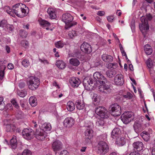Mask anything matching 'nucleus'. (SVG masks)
<instances>
[{"label":"nucleus","instance_id":"1","mask_svg":"<svg viewBox=\"0 0 155 155\" xmlns=\"http://www.w3.org/2000/svg\"><path fill=\"white\" fill-rule=\"evenodd\" d=\"M93 77L97 81L99 82L102 85H101L99 87V91L101 93L107 94L110 91V86L105 84L107 83V80L105 77L101 73L96 72L93 74Z\"/></svg>","mask_w":155,"mask_h":155},{"label":"nucleus","instance_id":"2","mask_svg":"<svg viewBox=\"0 0 155 155\" xmlns=\"http://www.w3.org/2000/svg\"><path fill=\"white\" fill-rule=\"evenodd\" d=\"M28 8V7L22 3H18L13 6L12 10L7 11V13L10 15L14 17V14H15L18 17L23 18L27 15L26 9L24 8Z\"/></svg>","mask_w":155,"mask_h":155},{"label":"nucleus","instance_id":"3","mask_svg":"<svg viewBox=\"0 0 155 155\" xmlns=\"http://www.w3.org/2000/svg\"><path fill=\"white\" fill-rule=\"evenodd\" d=\"M153 17L150 14H147L145 16H142L140 18L141 24L139 25L140 29L143 34L145 35L147 31L149 30V26L148 21H150Z\"/></svg>","mask_w":155,"mask_h":155},{"label":"nucleus","instance_id":"4","mask_svg":"<svg viewBox=\"0 0 155 155\" xmlns=\"http://www.w3.org/2000/svg\"><path fill=\"white\" fill-rule=\"evenodd\" d=\"M74 17L70 13H66L62 15V20L64 22L66 25L65 28L67 29L77 24L76 21H72Z\"/></svg>","mask_w":155,"mask_h":155},{"label":"nucleus","instance_id":"5","mask_svg":"<svg viewBox=\"0 0 155 155\" xmlns=\"http://www.w3.org/2000/svg\"><path fill=\"white\" fill-rule=\"evenodd\" d=\"M27 84L29 89L32 90H35L39 86L40 81V79L37 77L31 76L28 78Z\"/></svg>","mask_w":155,"mask_h":155},{"label":"nucleus","instance_id":"6","mask_svg":"<svg viewBox=\"0 0 155 155\" xmlns=\"http://www.w3.org/2000/svg\"><path fill=\"white\" fill-rule=\"evenodd\" d=\"M95 112L103 118H107L109 117L110 114L108 111L104 107L99 106L96 107L95 109Z\"/></svg>","mask_w":155,"mask_h":155},{"label":"nucleus","instance_id":"7","mask_svg":"<svg viewBox=\"0 0 155 155\" xmlns=\"http://www.w3.org/2000/svg\"><path fill=\"white\" fill-rule=\"evenodd\" d=\"M111 114L114 116H118L121 114L120 107L117 104H114L111 105Z\"/></svg>","mask_w":155,"mask_h":155},{"label":"nucleus","instance_id":"8","mask_svg":"<svg viewBox=\"0 0 155 155\" xmlns=\"http://www.w3.org/2000/svg\"><path fill=\"white\" fill-rule=\"evenodd\" d=\"M109 147L107 143L103 141H100L98 145V152L100 154H105L108 151Z\"/></svg>","mask_w":155,"mask_h":155},{"label":"nucleus","instance_id":"9","mask_svg":"<svg viewBox=\"0 0 155 155\" xmlns=\"http://www.w3.org/2000/svg\"><path fill=\"white\" fill-rule=\"evenodd\" d=\"M23 137L26 139H31L34 135L33 130L31 129L26 128L24 129L22 132Z\"/></svg>","mask_w":155,"mask_h":155},{"label":"nucleus","instance_id":"10","mask_svg":"<svg viewBox=\"0 0 155 155\" xmlns=\"http://www.w3.org/2000/svg\"><path fill=\"white\" fill-rule=\"evenodd\" d=\"M35 135L36 139L41 141L44 140L47 136L46 133L40 128L36 129Z\"/></svg>","mask_w":155,"mask_h":155},{"label":"nucleus","instance_id":"11","mask_svg":"<svg viewBox=\"0 0 155 155\" xmlns=\"http://www.w3.org/2000/svg\"><path fill=\"white\" fill-rule=\"evenodd\" d=\"M146 127L145 125L142 121H136L134 125V129L137 133L141 132L145 129Z\"/></svg>","mask_w":155,"mask_h":155},{"label":"nucleus","instance_id":"12","mask_svg":"<svg viewBox=\"0 0 155 155\" xmlns=\"http://www.w3.org/2000/svg\"><path fill=\"white\" fill-rule=\"evenodd\" d=\"M132 112H125L121 116V120L124 124H128L131 121L130 118L132 117Z\"/></svg>","mask_w":155,"mask_h":155},{"label":"nucleus","instance_id":"13","mask_svg":"<svg viewBox=\"0 0 155 155\" xmlns=\"http://www.w3.org/2000/svg\"><path fill=\"white\" fill-rule=\"evenodd\" d=\"M74 123L75 120L74 119L71 117L66 118L63 122L64 126L68 128L72 127L74 125Z\"/></svg>","mask_w":155,"mask_h":155},{"label":"nucleus","instance_id":"14","mask_svg":"<svg viewBox=\"0 0 155 155\" xmlns=\"http://www.w3.org/2000/svg\"><path fill=\"white\" fill-rule=\"evenodd\" d=\"M114 82L116 85H123L124 83L123 75L121 74H118L116 75L114 78Z\"/></svg>","mask_w":155,"mask_h":155},{"label":"nucleus","instance_id":"15","mask_svg":"<svg viewBox=\"0 0 155 155\" xmlns=\"http://www.w3.org/2000/svg\"><path fill=\"white\" fill-rule=\"evenodd\" d=\"M81 50L85 53H90L92 51L91 46L87 43L84 42L81 45Z\"/></svg>","mask_w":155,"mask_h":155},{"label":"nucleus","instance_id":"16","mask_svg":"<svg viewBox=\"0 0 155 155\" xmlns=\"http://www.w3.org/2000/svg\"><path fill=\"white\" fill-rule=\"evenodd\" d=\"M94 131L90 127H88L85 132V139L90 140L93 137Z\"/></svg>","mask_w":155,"mask_h":155},{"label":"nucleus","instance_id":"17","mask_svg":"<svg viewBox=\"0 0 155 155\" xmlns=\"http://www.w3.org/2000/svg\"><path fill=\"white\" fill-rule=\"evenodd\" d=\"M52 147L55 152H57L62 149V144L60 142L56 141L53 142Z\"/></svg>","mask_w":155,"mask_h":155},{"label":"nucleus","instance_id":"18","mask_svg":"<svg viewBox=\"0 0 155 155\" xmlns=\"http://www.w3.org/2000/svg\"><path fill=\"white\" fill-rule=\"evenodd\" d=\"M133 146L134 149H135L137 151H140L143 148V143L139 141L134 142L133 144Z\"/></svg>","mask_w":155,"mask_h":155},{"label":"nucleus","instance_id":"19","mask_svg":"<svg viewBox=\"0 0 155 155\" xmlns=\"http://www.w3.org/2000/svg\"><path fill=\"white\" fill-rule=\"evenodd\" d=\"M47 12L50 18L54 19L56 17V12L55 10L52 8H49Z\"/></svg>","mask_w":155,"mask_h":155},{"label":"nucleus","instance_id":"20","mask_svg":"<svg viewBox=\"0 0 155 155\" xmlns=\"http://www.w3.org/2000/svg\"><path fill=\"white\" fill-rule=\"evenodd\" d=\"M101 58L104 61L107 62H111L113 60V58L112 56L106 54H103Z\"/></svg>","mask_w":155,"mask_h":155},{"label":"nucleus","instance_id":"21","mask_svg":"<svg viewBox=\"0 0 155 155\" xmlns=\"http://www.w3.org/2000/svg\"><path fill=\"white\" fill-rule=\"evenodd\" d=\"M121 132L120 129L118 128H115L112 131L111 136L113 139L119 137V135Z\"/></svg>","mask_w":155,"mask_h":155},{"label":"nucleus","instance_id":"22","mask_svg":"<svg viewBox=\"0 0 155 155\" xmlns=\"http://www.w3.org/2000/svg\"><path fill=\"white\" fill-rule=\"evenodd\" d=\"M69 63L72 66L78 67L80 64V61L76 58H71L69 60Z\"/></svg>","mask_w":155,"mask_h":155},{"label":"nucleus","instance_id":"23","mask_svg":"<svg viewBox=\"0 0 155 155\" xmlns=\"http://www.w3.org/2000/svg\"><path fill=\"white\" fill-rule=\"evenodd\" d=\"M76 105L77 108L79 110H83L85 107V104L83 101L81 100H78L76 103Z\"/></svg>","mask_w":155,"mask_h":155},{"label":"nucleus","instance_id":"24","mask_svg":"<svg viewBox=\"0 0 155 155\" xmlns=\"http://www.w3.org/2000/svg\"><path fill=\"white\" fill-rule=\"evenodd\" d=\"M56 64L59 68L61 69H64L66 66L65 63L61 60H57Z\"/></svg>","mask_w":155,"mask_h":155},{"label":"nucleus","instance_id":"25","mask_svg":"<svg viewBox=\"0 0 155 155\" xmlns=\"http://www.w3.org/2000/svg\"><path fill=\"white\" fill-rule=\"evenodd\" d=\"M144 51L147 55H150L152 53L153 51L151 46L149 45H145L144 48Z\"/></svg>","mask_w":155,"mask_h":155},{"label":"nucleus","instance_id":"26","mask_svg":"<svg viewBox=\"0 0 155 155\" xmlns=\"http://www.w3.org/2000/svg\"><path fill=\"white\" fill-rule=\"evenodd\" d=\"M67 108L69 111H73L75 109V105L74 103L71 101H68L67 103Z\"/></svg>","mask_w":155,"mask_h":155},{"label":"nucleus","instance_id":"27","mask_svg":"<svg viewBox=\"0 0 155 155\" xmlns=\"http://www.w3.org/2000/svg\"><path fill=\"white\" fill-rule=\"evenodd\" d=\"M116 138V144L121 146H123L125 144V142L124 137H118Z\"/></svg>","mask_w":155,"mask_h":155},{"label":"nucleus","instance_id":"28","mask_svg":"<svg viewBox=\"0 0 155 155\" xmlns=\"http://www.w3.org/2000/svg\"><path fill=\"white\" fill-rule=\"evenodd\" d=\"M71 86L73 87H77L80 83L78 80L75 78H72L70 81Z\"/></svg>","mask_w":155,"mask_h":155},{"label":"nucleus","instance_id":"29","mask_svg":"<svg viewBox=\"0 0 155 155\" xmlns=\"http://www.w3.org/2000/svg\"><path fill=\"white\" fill-rule=\"evenodd\" d=\"M140 135L145 141H147L150 138V134L147 131H143Z\"/></svg>","mask_w":155,"mask_h":155},{"label":"nucleus","instance_id":"30","mask_svg":"<svg viewBox=\"0 0 155 155\" xmlns=\"http://www.w3.org/2000/svg\"><path fill=\"white\" fill-rule=\"evenodd\" d=\"M38 21L40 25L43 26H48L50 25L51 24L47 21L42 19L40 18L38 19Z\"/></svg>","mask_w":155,"mask_h":155},{"label":"nucleus","instance_id":"31","mask_svg":"<svg viewBox=\"0 0 155 155\" xmlns=\"http://www.w3.org/2000/svg\"><path fill=\"white\" fill-rule=\"evenodd\" d=\"M6 68L4 65L0 66V80H2L4 76L5 70Z\"/></svg>","mask_w":155,"mask_h":155},{"label":"nucleus","instance_id":"32","mask_svg":"<svg viewBox=\"0 0 155 155\" xmlns=\"http://www.w3.org/2000/svg\"><path fill=\"white\" fill-rule=\"evenodd\" d=\"M29 101L30 104L32 107H35L37 104V99L35 97H30Z\"/></svg>","mask_w":155,"mask_h":155},{"label":"nucleus","instance_id":"33","mask_svg":"<svg viewBox=\"0 0 155 155\" xmlns=\"http://www.w3.org/2000/svg\"><path fill=\"white\" fill-rule=\"evenodd\" d=\"M116 74V72L113 69L107 71L106 72L107 76L109 78H112Z\"/></svg>","mask_w":155,"mask_h":155},{"label":"nucleus","instance_id":"34","mask_svg":"<svg viewBox=\"0 0 155 155\" xmlns=\"http://www.w3.org/2000/svg\"><path fill=\"white\" fill-rule=\"evenodd\" d=\"M42 127L43 128L42 129L44 131L50 130L51 128V125L49 123H44L42 125Z\"/></svg>","mask_w":155,"mask_h":155},{"label":"nucleus","instance_id":"35","mask_svg":"<svg viewBox=\"0 0 155 155\" xmlns=\"http://www.w3.org/2000/svg\"><path fill=\"white\" fill-rule=\"evenodd\" d=\"M83 84L86 89L90 90V87L91 86V85L90 83L89 80L87 81V79H84L83 81Z\"/></svg>","mask_w":155,"mask_h":155},{"label":"nucleus","instance_id":"36","mask_svg":"<svg viewBox=\"0 0 155 155\" xmlns=\"http://www.w3.org/2000/svg\"><path fill=\"white\" fill-rule=\"evenodd\" d=\"M10 145L12 148L15 149L17 146V141L15 138H12L10 140Z\"/></svg>","mask_w":155,"mask_h":155},{"label":"nucleus","instance_id":"37","mask_svg":"<svg viewBox=\"0 0 155 155\" xmlns=\"http://www.w3.org/2000/svg\"><path fill=\"white\" fill-rule=\"evenodd\" d=\"M93 104L95 105H98L100 103V99L96 95H94L93 97Z\"/></svg>","mask_w":155,"mask_h":155},{"label":"nucleus","instance_id":"38","mask_svg":"<svg viewBox=\"0 0 155 155\" xmlns=\"http://www.w3.org/2000/svg\"><path fill=\"white\" fill-rule=\"evenodd\" d=\"M78 35L77 32L75 30H72L69 32L68 35L69 37L71 38H73Z\"/></svg>","mask_w":155,"mask_h":155},{"label":"nucleus","instance_id":"39","mask_svg":"<svg viewBox=\"0 0 155 155\" xmlns=\"http://www.w3.org/2000/svg\"><path fill=\"white\" fill-rule=\"evenodd\" d=\"M15 129V127L10 124H7L6 126V130L7 132H11L14 131Z\"/></svg>","mask_w":155,"mask_h":155},{"label":"nucleus","instance_id":"40","mask_svg":"<svg viewBox=\"0 0 155 155\" xmlns=\"http://www.w3.org/2000/svg\"><path fill=\"white\" fill-rule=\"evenodd\" d=\"M104 119L101 118L98 119L96 122V125L99 126H103L104 123Z\"/></svg>","mask_w":155,"mask_h":155},{"label":"nucleus","instance_id":"41","mask_svg":"<svg viewBox=\"0 0 155 155\" xmlns=\"http://www.w3.org/2000/svg\"><path fill=\"white\" fill-rule=\"evenodd\" d=\"M22 64L25 67H28L30 65L29 61L27 59L23 60L22 62Z\"/></svg>","mask_w":155,"mask_h":155},{"label":"nucleus","instance_id":"42","mask_svg":"<svg viewBox=\"0 0 155 155\" xmlns=\"http://www.w3.org/2000/svg\"><path fill=\"white\" fill-rule=\"evenodd\" d=\"M55 45L56 48H62L64 46V44L62 41H59L56 42Z\"/></svg>","mask_w":155,"mask_h":155},{"label":"nucleus","instance_id":"43","mask_svg":"<svg viewBox=\"0 0 155 155\" xmlns=\"http://www.w3.org/2000/svg\"><path fill=\"white\" fill-rule=\"evenodd\" d=\"M147 67L149 68H151L153 65V62L151 59L149 58H148L147 61ZM151 69H150L151 70Z\"/></svg>","mask_w":155,"mask_h":155},{"label":"nucleus","instance_id":"44","mask_svg":"<svg viewBox=\"0 0 155 155\" xmlns=\"http://www.w3.org/2000/svg\"><path fill=\"white\" fill-rule=\"evenodd\" d=\"M123 96L124 98L128 99H130L133 97V95L129 92H127L126 94H123Z\"/></svg>","mask_w":155,"mask_h":155},{"label":"nucleus","instance_id":"45","mask_svg":"<svg viewBox=\"0 0 155 155\" xmlns=\"http://www.w3.org/2000/svg\"><path fill=\"white\" fill-rule=\"evenodd\" d=\"M18 95L20 97H24L27 94V92L26 91H21L18 93Z\"/></svg>","mask_w":155,"mask_h":155},{"label":"nucleus","instance_id":"46","mask_svg":"<svg viewBox=\"0 0 155 155\" xmlns=\"http://www.w3.org/2000/svg\"><path fill=\"white\" fill-rule=\"evenodd\" d=\"M11 103L13 106L17 109H18L19 106L15 100L13 99L11 101Z\"/></svg>","mask_w":155,"mask_h":155},{"label":"nucleus","instance_id":"47","mask_svg":"<svg viewBox=\"0 0 155 155\" xmlns=\"http://www.w3.org/2000/svg\"><path fill=\"white\" fill-rule=\"evenodd\" d=\"M31 151L28 149L25 150L22 153V155H31Z\"/></svg>","mask_w":155,"mask_h":155},{"label":"nucleus","instance_id":"48","mask_svg":"<svg viewBox=\"0 0 155 155\" xmlns=\"http://www.w3.org/2000/svg\"><path fill=\"white\" fill-rule=\"evenodd\" d=\"M0 23V24H1V27L3 28L6 26L8 27L7 22L6 20H2Z\"/></svg>","mask_w":155,"mask_h":155},{"label":"nucleus","instance_id":"49","mask_svg":"<svg viewBox=\"0 0 155 155\" xmlns=\"http://www.w3.org/2000/svg\"><path fill=\"white\" fill-rule=\"evenodd\" d=\"M20 34L22 37H26L27 35V32L24 30H21L20 31Z\"/></svg>","mask_w":155,"mask_h":155},{"label":"nucleus","instance_id":"50","mask_svg":"<svg viewBox=\"0 0 155 155\" xmlns=\"http://www.w3.org/2000/svg\"><path fill=\"white\" fill-rule=\"evenodd\" d=\"M21 44L22 46L25 48H26V47L28 46V43L27 41H23L21 42Z\"/></svg>","mask_w":155,"mask_h":155},{"label":"nucleus","instance_id":"51","mask_svg":"<svg viewBox=\"0 0 155 155\" xmlns=\"http://www.w3.org/2000/svg\"><path fill=\"white\" fill-rule=\"evenodd\" d=\"M59 155H69V154L67 150H63L60 152Z\"/></svg>","mask_w":155,"mask_h":155},{"label":"nucleus","instance_id":"52","mask_svg":"<svg viewBox=\"0 0 155 155\" xmlns=\"http://www.w3.org/2000/svg\"><path fill=\"white\" fill-rule=\"evenodd\" d=\"M39 60L41 63L44 64H49L48 61L47 60L39 59Z\"/></svg>","mask_w":155,"mask_h":155},{"label":"nucleus","instance_id":"53","mask_svg":"<svg viewBox=\"0 0 155 155\" xmlns=\"http://www.w3.org/2000/svg\"><path fill=\"white\" fill-rule=\"evenodd\" d=\"M20 104L21 106L23 108L25 107V101L23 100H21L20 101Z\"/></svg>","mask_w":155,"mask_h":155},{"label":"nucleus","instance_id":"54","mask_svg":"<svg viewBox=\"0 0 155 155\" xmlns=\"http://www.w3.org/2000/svg\"><path fill=\"white\" fill-rule=\"evenodd\" d=\"M5 104L4 102L0 103V110H3L5 107Z\"/></svg>","mask_w":155,"mask_h":155},{"label":"nucleus","instance_id":"55","mask_svg":"<svg viewBox=\"0 0 155 155\" xmlns=\"http://www.w3.org/2000/svg\"><path fill=\"white\" fill-rule=\"evenodd\" d=\"M114 18L113 16H109L107 17V19L109 22H112Z\"/></svg>","mask_w":155,"mask_h":155},{"label":"nucleus","instance_id":"56","mask_svg":"<svg viewBox=\"0 0 155 155\" xmlns=\"http://www.w3.org/2000/svg\"><path fill=\"white\" fill-rule=\"evenodd\" d=\"M129 155H140V153L137 151H134L131 152Z\"/></svg>","mask_w":155,"mask_h":155},{"label":"nucleus","instance_id":"57","mask_svg":"<svg viewBox=\"0 0 155 155\" xmlns=\"http://www.w3.org/2000/svg\"><path fill=\"white\" fill-rule=\"evenodd\" d=\"M14 68V65L12 64L9 63L8 65V68L9 69H12Z\"/></svg>","mask_w":155,"mask_h":155},{"label":"nucleus","instance_id":"58","mask_svg":"<svg viewBox=\"0 0 155 155\" xmlns=\"http://www.w3.org/2000/svg\"><path fill=\"white\" fill-rule=\"evenodd\" d=\"M104 14L105 12L104 11H99L97 13V15L100 16H102L104 15Z\"/></svg>","mask_w":155,"mask_h":155},{"label":"nucleus","instance_id":"59","mask_svg":"<svg viewBox=\"0 0 155 155\" xmlns=\"http://www.w3.org/2000/svg\"><path fill=\"white\" fill-rule=\"evenodd\" d=\"M19 86L20 88H23L25 86V84L24 82H21L19 83Z\"/></svg>","mask_w":155,"mask_h":155},{"label":"nucleus","instance_id":"60","mask_svg":"<svg viewBox=\"0 0 155 155\" xmlns=\"http://www.w3.org/2000/svg\"><path fill=\"white\" fill-rule=\"evenodd\" d=\"M5 49L8 53H9L10 52V48L7 45L6 46Z\"/></svg>","mask_w":155,"mask_h":155},{"label":"nucleus","instance_id":"61","mask_svg":"<svg viewBox=\"0 0 155 155\" xmlns=\"http://www.w3.org/2000/svg\"><path fill=\"white\" fill-rule=\"evenodd\" d=\"M19 113L20 114L19 115H18V117L19 119H21L23 117L22 114H23L21 111H20Z\"/></svg>","mask_w":155,"mask_h":155},{"label":"nucleus","instance_id":"62","mask_svg":"<svg viewBox=\"0 0 155 155\" xmlns=\"http://www.w3.org/2000/svg\"><path fill=\"white\" fill-rule=\"evenodd\" d=\"M53 84L54 86L57 87L58 88H60L59 85L57 83L56 81H54L53 82Z\"/></svg>","mask_w":155,"mask_h":155},{"label":"nucleus","instance_id":"63","mask_svg":"<svg viewBox=\"0 0 155 155\" xmlns=\"http://www.w3.org/2000/svg\"><path fill=\"white\" fill-rule=\"evenodd\" d=\"M151 153L152 155H155V147L152 148Z\"/></svg>","mask_w":155,"mask_h":155},{"label":"nucleus","instance_id":"64","mask_svg":"<svg viewBox=\"0 0 155 155\" xmlns=\"http://www.w3.org/2000/svg\"><path fill=\"white\" fill-rule=\"evenodd\" d=\"M32 122V125H33L35 127H37L36 122L34 120H33Z\"/></svg>","mask_w":155,"mask_h":155}]
</instances>
